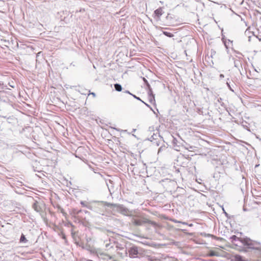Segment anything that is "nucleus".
Listing matches in <instances>:
<instances>
[{"mask_svg":"<svg viewBox=\"0 0 261 261\" xmlns=\"http://www.w3.org/2000/svg\"><path fill=\"white\" fill-rule=\"evenodd\" d=\"M163 33L165 36H167L168 37H170V38H171V37H173V36H174L173 34H172L171 33L168 32H166V31H163Z\"/></svg>","mask_w":261,"mask_h":261,"instance_id":"obj_10","label":"nucleus"},{"mask_svg":"<svg viewBox=\"0 0 261 261\" xmlns=\"http://www.w3.org/2000/svg\"><path fill=\"white\" fill-rule=\"evenodd\" d=\"M20 242L22 243H26L27 240L24 234H22L20 239Z\"/></svg>","mask_w":261,"mask_h":261,"instance_id":"obj_11","label":"nucleus"},{"mask_svg":"<svg viewBox=\"0 0 261 261\" xmlns=\"http://www.w3.org/2000/svg\"><path fill=\"white\" fill-rule=\"evenodd\" d=\"M33 207L37 212L42 211V208L38 202H35L33 205Z\"/></svg>","mask_w":261,"mask_h":261,"instance_id":"obj_5","label":"nucleus"},{"mask_svg":"<svg viewBox=\"0 0 261 261\" xmlns=\"http://www.w3.org/2000/svg\"><path fill=\"white\" fill-rule=\"evenodd\" d=\"M129 256L131 258H134L137 257L138 254V247L136 246H133L129 248L128 250Z\"/></svg>","mask_w":261,"mask_h":261,"instance_id":"obj_3","label":"nucleus"},{"mask_svg":"<svg viewBox=\"0 0 261 261\" xmlns=\"http://www.w3.org/2000/svg\"><path fill=\"white\" fill-rule=\"evenodd\" d=\"M208 256H219V253L216 251L211 250L208 253Z\"/></svg>","mask_w":261,"mask_h":261,"instance_id":"obj_7","label":"nucleus"},{"mask_svg":"<svg viewBox=\"0 0 261 261\" xmlns=\"http://www.w3.org/2000/svg\"><path fill=\"white\" fill-rule=\"evenodd\" d=\"M115 89L117 91H121L122 90V87L121 86L118 84H115L114 85Z\"/></svg>","mask_w":261,"mask_h":261,"instance_id":"obj_9","label":"nucleus"},{"mask_svg":"<svg viewBox=\"0 0 261 261\" xmlns=\"http://www.w3.org/2000/svg\"><path fill=\"white\" fill-rule=\"evenodd\" d=\"M231 239L232 240H236L237 239L238 240H239L240 241V239H239L238 238L237 236H232L231 238Z\"/></svg>","mask_w":261,"mask_h":261,"instance_id":"obj_12","label":"nucleus"},{"mask_svg":"<svg viewBox=\"0 0 261 261\" xmlns=\"http://www.w3.org/2000/svg\"><path fill=\"white\" fill-rule=\"evenodd\" d=\"M163 10L162 8H159L154 12V14L158 17H160L163 14Z\"/></svg>","mask_w":261,"mask_h":261,"instance_id":"obj_6","label":"nucleus"},{"mask_svg":"<svg viewBox=\"0 0 261 261\" xmlns=\"http://www.w3.org/2000/svg\"><path fill=\"white\" fill-rule=\"evenodd\" d=\"M63 238L64 239H65V237L64 236L63 237Z\"/></svg>","mask_w":261,"mask_h":261,"instance_id":"obj_15","label":"nucleus"},{"mask_svg":"<svg viewBox=\"0 0 261 261\" xmlns=\"http://www.w3.org/2000/svg\"><path fill=\"white\" fill-rule=\"evenodd\" d=\"M149 221H150L146 218L140 217L139 218H134L132 220V223L135 225L139 226L143 224L148 223Z\"/></svg>","mask_w":261,"mask_h":261,"instance_id":"obj_1","label":"nucleus"},{"mask_svg":"<svg viewBox=\"0 0 261 261\" xmlns=\"http://www.w3.org/2000/svg\"><path fill=\"white\" fill-rule=\"evenodd\" d=\"M257 35H256V37L258 38V39L259 40V41H261V26L259 27L258 29H257Z\"/></svg>","mask_w":261,"mask_h":261,"instance_id":"obj_8","label":"nucleus"},{"mask_svg":"<svg viewBox=\"0 0 261 261\" xmlns=\"http://www.w3.org/2000/svg\"><path fill=\"white\" fill-rule=\"evenodd\" d=\"M108 257H109L110 259L112 258V257H111V256H109V255L108 256Z\"/></svg>","mask_w":261,"mask_h":261,"instance_id":"obj_14","label":"nucleus"},{"mask_svg":"<svg viewBox=\"0 0 261 261\" xmlns=\"http://www.w3.org/2000/svg\"><path fill=\"white\" fill-rule=\"evenodd\" d=\"M150 96L151 97V99H150V101H152L153 100L154 101V97L153 96V95H152V93H151L150 94Z\"/></svg>","mask_w":261,"mask_h":261,"instance_id":"obj_13","label":"nucleus"},{"mask_svg":"<svg viewBox=\"0 0 261 261\" xmlns=\"http://www.w3.org/2000/svg\"><path fill=\"white\" fill-rule=\"evenodd\" d=\"M222 40L224 43L226 49H233V41L229 39H227L224 36L222 35Z\"/></svg>","mask_w":261,"mask_h":261,"instance_id":"obj_2","label":"nucleus"},{"mask_svg":"<svg viewBox=\"0 0 261 261\" xmlns=\"http://www.w3.org/2000/svg\"><path fill=\"white\" fill-rule=\"evenodd\" d=\"M240 241L243 245L249 247L253 245L252 241L249 238L241 239Z\"/></svg>","mask_w":261,"mask_h":261,"instance_id":"obj_4","label":"nucleus"}]
</instances>
